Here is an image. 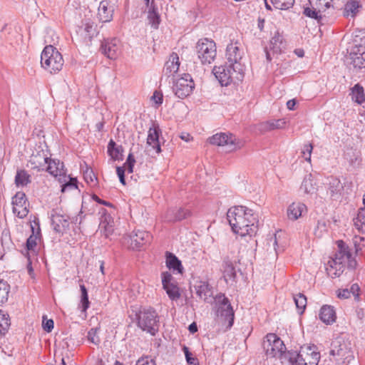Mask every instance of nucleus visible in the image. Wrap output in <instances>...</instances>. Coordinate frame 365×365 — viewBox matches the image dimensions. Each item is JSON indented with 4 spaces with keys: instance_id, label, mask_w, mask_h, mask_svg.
Returning <instances> with one entry per match:
<instances>
[{
    "instance_id": "nucleus-33",
    "label": "nucleus",
    "mask_w": 365,
    "mask_h": 365,
    "mask_svg": "<svg viewBox=\"0 0 365 365\" xmlns=\"http://www.w3.org/2000/svg\"><path fill=\"white\" fill-rule=\"evenodd\" d=\"M191 212L185 208L172 209L168 212V220L180 221L190 216Z\"/></svg>"
},
{
    "instance_id": "nucleus-47",
    "label": "nucleus",
    "mask_w": 365,
    "mask_h": 365,
    "mask_svg": "<svg viewBox=\"0 0 365 365\" xmlns=\"http://www.w3.org/2000/svg\"><path fill=\"white\" fill-rule=\"evenodd\" d=\"M80 289H81V309H82V312H86L90 305V302L88 300V291L84 284H80Z\"/></svg>"
},
{
    "instance_id": "nucleus-3",
    "label": "nucleus",
    "mask_w": 365,
    "mask_h": 365,
    "mask_svg": "<svg viewBox=\"0 0 365 365\" xmlns=\"http://www.w3.org/2000/svg\"><path fill=\"white\" fill-rule=\"evenodd\" d=\"M289 365H318L320 354L314 345H304L299 352L289 351L284 354Z\"/></svg>"
},
{
    "instance_id": "nucleus-43",
    "label": "nucleus",
    "mask_w": 365,
    "mask_h": 365,
    "mask_svg": "<svg viewBox=\"0 0 365 365\" xmlns=\"http://www.w3.org/2000/svg\"><path fill=\"white\" fill-rule=\"evenodd\" d=\"M121 147L116 146L115 143L110 140L108 145V153L112 159L116 160H119L121 155Z\"/></svg>"
},
{
    "instance_id": "nucleus-23",
    "label": "nucleus",
    "mask_w": 365,
    "mask_h": 365,
    "mask_svg": "<svg viewBox=\"0 0 365 365\" xmlns=\"http://www.w3.org/2000/svg\"><path fill=\"white\" fill-rule=\"evenodd\" d=\"M161 133L160 129L157 125L150 128L147 138V144L155 150L157 153L161 152L160 145L159 143V135Z\"/></svg>"
},
{
    "instance_id": "nucleus-38",
    "label": "nucleus",
    "mask_w": 365,
    "mask_h": 365,
    "mask_svg": "<svg viewBox=\"0 0 365 365\" xmlns=\"http://www.w3.org/2000/svg\"><path fill=\"white\" fill-rule=\"evenodd\" d=\"M355 227L361 232H365V207L361 208L354 218Z\"/></svg>"
},
{
    "instance_id": "nucleus-40",
    "label": "nucleus",
    "mask_w": 365,
    "mask_h": 365,
    "mask_svg": "<svg viewBox=\"0 0 365 365\" xmlns=\"http://www.w3.org/2000/svg\"><path fill=\"white\" fill-rule=\"evenodd\" d=\"M285 121L283 119H278L275 120H270L262 123V130L267 131L277 128H282L284 126Z\"/></svg>"
},
{
    "instance_id": "nucleus-39",
    "label": "nucleus",
    "mask_w": 365,
    "mask_h": 365,
    "mask_svg": "<svg viewBox=\"0 0 365 365\" xmlns=\"http://www.w3.org/2000/svg\"><path fill=\"white\" fill-rule=\"evenodd\" d=\"M58 181L62 183L61 192H65L67 190H75L78 188L77 180L76 178L67 176L66 180L64 181L63 178L61 177L58 178Z\"/></svg>"
},
{
    "instance_id": "nucleus-20",
    "label": "nucleus",
    "mask_w": 365,
    "mask_h": 365,
    "mask_svg": "<svg viewBox=\"0 0 365 365\" xmlns=\"http://www.w3.org/2000/svg\"><path fill=\"white\" fill-rule=\"evenodd\" d=\"M350 58L351 62L355 68H364L365 67V46H356L350 52Z\"/></svg>"
},
{
    "instance_id": "nucleus-6",
    "label": "nucleus",
    "mask_w": 365,
    "mask_h": 365,
    "mask_svg": "<svg viewBox=\"0 0 365 365\" xmlns=\"http://www.w3.org/2000/svg\"><path fill=\"white\" fill-rule=\"evenodd\" d=\"M212 73L222 86H227L232 82L241 81L244 77L243 73L237 72L235 68L227 63L225 66H215Z\"/></svg>"
},
{
    "instance_id": "nucleus-59",
    "label": "nucleus",
    "mask_w": 365,
    "mask_h": 365,
    "mask_svg": "<svg viewBox=\"0 0 365 365\" xmlns=\"http://www.w3.org/2000/svg\"><path fill=\"white\" fill-rule=\"evenodd\" d=\"M116 173L119 178L120 182L123 184H125V168L123 167H117Z\"/></svg>"
},
{
    "instance_id": "nucleus-4",
    "label": "nucleus",
    "mask_w": 365,
    "mask_h": 365,
    "mask_svg": "<svg viewBox=\"0 0 365 365\" xmlns=\"http://www.w3.org/2000/svg\"><path fill=\"white\" fill-rule=\"evenodd\" d=\"M138 327L143 331L155 336L159 329V317L152 307H144L136 313Z\"/></svg>"
},
{
    "instance_id": "nucleus-56",
    "label": "nucleus",
    "mask_w": 365,
    "mask_h": 365,
    "mask_svg": "<svg viewBox=\"0 0 365 365\" xmlns=\"http://www.w3.org/2000/svg\"><path fill=\"white\" fill-rule=\"evenodd\" d=\"M135 365H156L155 361L149 357H142L139 359Z\"/></svg>"
},
{
    "instance_id": "nucleus-64",
    "label": "nucleus",
    "mask_w": 365,
    "mask_h": 365,
    "mask_svg": "<svg viewBox=\"0 0 365 365\" xmlns=\"http://www.w3.org/2000/svg\"><path fill=\"white\" fill-rule=\"evenodd\" d=\"M180 138L185 142H190V140H192V137L187 133H182L180 135Z\"/></svg>"
},
{
    "instance_id": "nucleus-5",
    "label": "nucleus",
    "mask_w": 365,
    "mask_h": 365,
    "mask_svg": "<svg viewBox=\"0 0 365 365\" xmlns=\"http://www.w3.org/2000/svg\"><path fill=\"white\" fill-rule=\"evenodd\" d=\"M64 61L61 53L51 45L46 46L41 55V66L50 73H56L63 66Z\"/></svg>"
},
{
    "instance_id": "nucleus-32",
    "label": "nucleus",
    "mask_w": 365,
    "mask_h": 365,
    "mask_svg": "<svg viewBox=\"0 0 365 365\" xmlns=\"http://www.w3.org/2000/svg\"><path fill=\"white\" fill-rule=\"evenodd\" d=\"M166 266L169 269L176 272L178 274L183 272V267L178 258L170 252L166 253Z\"/></svg>"
},
{
    "instance_id": "nucleus-8",
    "label": "nucleus",
    "mask_w": 365,
    "mask_h": 365,
    "mask_svg": "<svg viewBox=\"0 0 365 365\" xmlns=\"http://www.w3.org/2000/svg\"><path fill=\"white\" fill-rule=\"evenodd\" d=\"M331 346L330 355L337 364L349 362L353 359V351L349 343L337 339L332 342Z\"/></svg>"
},
{
    "instance_id": "nucleus-9",
    "label": "nucleus",
    "mask_w": 365,
    "mask_h": 365,
    "mask_svg": "<svg viewBox=\"0 0 365 365\" xmlns=\"http://www.w3.org/2000/svg\"><path fill=\"white\" fill-rule=\"evenodd\" d=\"M243 51L237 42L230 43L226 49L227 64L235 68L237 72L244 73L245 66L242 63Z\"/></svg>"
},
{
    "instance_id": "nucleus-28",
    "label": "nucleus",
    "mask_w": 365,
    "mask_h": 365,
    "mask_svg": "<svg viewBox=\"0 0 365 365\" xmlns=\"http://www.w3.org/2000/svg\"><path fill=\"white\" fill-rule=\"evenodd\" d=\"M300 190L305 194L312 195L317 190V182L312 174L306 175L300 186Z\"/></svg>"
},
{
    "instance_id": "nucleus-26",
    "label": "nucleus",
    "mask_w": 365,
    "mask_h": 365,
    "mask_svg": "<svg viewBox=\"0 0 365 365\" xmlns=\"http://www.w3.org/2000/svg\"><path fill=\"white\" fill-rule=\"evenodd\" d=\"M48 158L43 153L38 152L33 154L29 160L31 169H36L38 171L44 170Z\"/></svg>"
},
{
    "instance_id": "nucleus-45",
    "label": "nucleus",
    "mask_w": 365,
    "mask_h": 365,
    "mask_svg": "<svg viewBox=\"0 0 365 365\" xmlns=\"http://www.w3.org/2000/svg\"><path fill=\"white\" fill-rule=\"evenodd\" d=\"M163 287L171 300H177L180 298V294L179 289L175 283L169 284L168 286L164 284Z\"/></svg>"
},
{
    "instance_id": "nucleus-16",
    "label": "nucleus",
    "mask_w": 365,
    "mask_h": 365,
    "mask_svg": "<svg viewBox=\"0 0 365 365\" xmlns=\"http://www.w3.org/2000/svg\"><path fill=\"white\" fill-rule=\"evenodd\" d=\"M13 212L19 218L23 219L29 213L26 196L23 192H17L12 198Z\"/></svg>"
},
{
    "instance_id": "nucleus-50",
    "label": "nucleus",
    "mask_w": 365,
    "mask_h": 365,
    "mask_svg": "<svg viewBox=\"0 0 365 365\" xmlns=\"http://www.w3.org/2000/svg\"><path fill=\"white\" fill-rule=\"evenodd\" d=\"M9 287V284L6 281L0 279V304L7 300Z\"/></svg>"
},
{
    "instance_id": "nucleus-53",
    "label": "nucleus",
    "mask_w": 365,
    "mask_h": 365,
    "mask_svg": "<svg viewBox=\"0 0 365 365\" xmlns=\"http://www.w3.org/2000/svg\"><path fill=\"white\" fill-rule=\"evenodd\" d=\"M32 231L34 232V227H31ZM37 236L34 233L27 239L26 247L29 251H34L36 246Z\"/></svg>"
},
{
    "instance_id": "nucleus-31",
    "label": "nucleus",
    "mask_w": 365,
    "mask_h": 365,
    "mask_svg": "<svg viewBox=\"0 0 365 365\" xmlns=\"http://www.w3.org/2000/svg\"><path fill=\"white\" fill-rule=\"evenodd\" d=\"M305 205L301 202L292 203L287 210V217L291 220H296L302 216Z\"/></svg>"
},
{
    "instance_id": "nucleus-62",
    "label": "nucleus",
    "mask_w": 365,
    "mask_h": 365,
    "mask_svg": "<svg viewBox=\"0 0 365 365\" xmlns=\"http://www.w3.org/2000/svg\"><path fill=\"white\" fill-rule=\"evenodd\" d=\"M184 351L187 363L190 364H194L196 359L192 356V354L190 353L187 347H184Z\"/></svg>"
},
{
    "instance_id": "nucleus-49",
    "label": "nucleus",
    "mask_w": 365,
    "mask_h": 365,
    "mask_svg": "<svg viewBox=\"0 0 365 365\" xmlns=\"http://www.w3.org/2000/svg\"><path fill=\"white\" fill-rule=\"evenodd\" d=\"M273 6L278 9L286 10L291 8L294 0H271Z\"/></svg>"
},
{
    "instance_id": "nucleus-54",
    "label": "nucleus",
    "mask_w": 365,
    "mask_h": 365,
    "mask_svg": "<svg viewBox=\"0 0 365 365\" xmlns=\"http://www.w3.org/2000/svg\"><path fill=\"white\" fill-rule=\"evenodd\" d=\"M162 284L163 287L165 285L168 286L171 284H174L173 282V277L172 274L168 272H164L162 273Z\"/></svg>"
},
{
    "instance_id": "nucleus-22",
    "label": "nucleus",
    "mask_w": 365,
    "mask_h": 365,
    "mask_svg": "<svg viewBox=\"0 0 365 365\" xmlns=\"http://www.w3.org/2000/svg\"><path fill=\"white\" fill-rule=\"evenodd\" d=\"M151 239L149 232L143 230H138L130 236V246L132 249H139L143 245L148 243Z\"/></svg>"
},
{
    "instance_id": "nucleus-27",
    "label": "nucleus",
    "mask_w": 365,
    "mask_h": 365,
    "mask_svg": "<svg viewBox=\"0 0 365 365\" xmlns=\"http://www.w3.org/2000/svg\"><path fill=\"white\" fill-rule=\"evenodd\" d=\"M145 1L147 7L148 8V19L152 26L157 29L160 24V15L155 1L154 0H152L151 1H150V0H145Z\"/></svg>"
},
{
    "instance_id": "nucleus-61",
    "label": "nucleus",
    "mask_w": 365,
    "mask_h": 365,
    "mask_svg": "<svg viewBox=\"0 0 365 365\" xmlns=\"http://www.w3.org/2000/svg\"><path fill=\"white\" fill-rule=\"evenodd\" d=\"M337 296L340 299H348L351 297L348 289L338 290Z\"/></svg>"
},
{
    "instance_id": "nucleus-17",
    "label": "nucleus",
    "mask_w": 365,
    "mask_h": 365,
    "mask_svg": "<svg viewBox=\"0 0 365 365\" xmlns=\"http://www.w3.org/2000/svg\"><path fill=\"white\" fill-rule=\"evenodd\" d=\"M70 217L66 215H61L55 212L51 215V224L54 231L59 234H64L69 229Z\"/></svg>"
},
{
    "instance_id": "nucleus-1",
    "label": "nucleus",
    "mask_w": 365,
    "mask_h": 365,
    "mask_svg": "<svg viewBox=\"0 0 365 365\" xmlns=\"http://www.w3.org/2000/svg\"><path fill=\"white\" fill-rule=\"evenodd\" d=\"M227 219L232 230L242 237H252L257 232V221L253 211L246 207H230L227 212Z\"/></svg>"
},
{
    "instance_id": "nucleus-55",
    "label": "nucleus",
    "mask_w": 365,
    "mask_h": 365,
    "mask_svg": "<svg viewBox=\"0 0 365 365\" xmlns=\"http://www.w3.org/2000/svg\"><path fill=\"white\" fill-rule=\"evenodd\" d=\"M57 40L58 36L56 35L55 32L51 29L47 30V34L45 36V41L47 43H55V42L57 41Z\"/></svg>"
},
{
    "instance_id": "nucleus-58",
    "label": "nucleus",
    "mask_w": 365,
    "mask_h": 365,
    "mask_svg": "<svg viewBox=\"0 0 365 365\" xmlns=\"http://www.w3.org/2000/svg\"><path fill=\"white\" fill-rule=\"evenodd\" d=\"M364 241V238L362 237L355 236L353 239V243L354 245L356 252L361 250V243Z\"/></svg>"
},
{
    "instance_id": "nucleus-12",
    "label": "nucleus",
    "mask_w": 365,
    "mask_h": 365,
    "mask_svg": "<svg viewBox=\"0 0 365 365\" xmlns=\"http://www.w3.org/2000/svg\"><path fill=\"white\" fill-rule=\"evenodd\" d=\"M217 317L226 324L227 329H230L234 323L235 314L229 299L224 295L217 297Z\"/></svg>"
},
{
    "instance_id": "nucleus-18",
    "label": "nucleus",
    "mask_w": 365,
    "mask_h": 365,
    "mask_svg": "<svg viewBox=\"0 0 365 365\" xmlns=\"http://www.w3.org/2000/svg\"><path fill=\"white\" fill-rule=\"evenodd\" d=\"M119 48V41L113 38L104 40L101 43V49L108 58L113 59L117 57Z\"/></svg>"
},
{
    "instance_id": "nucleus-48",
    "label": "nucleus",
    "mask_w": 365,
    "mask_h": 365,
    "mask_svg": "<svg viewBox=\"0 0 365 365\" xmlns=\"http://www.w3.org/2000/svg\"><path fill=\"white\" fill-rule=\"evenodd\" d=\"M83 178L88 183L93 182L97 178L94 175L92 169L88 166L86 163L81 165Z\"/></svg>"
},
{
    "instance_id": "nucleus-13",
    "label": "nucleus",
    "mask_w": 365,
    "mask_h": 365,
    "mask_svg": "<svg viewBox=\"0 0 365 365\" xmlns=\"http://www.w3.org/2000/svg\"><path fill=\"white\" fill-rule=\"evenodd\" d=\"M194 88L195 83L190 75L185 73L175 81L173 90L175 96L183 99L192 93Z\"/></svg>"
},
{
    "instance_id": "nucleus-15",
    "label": "nucleus",
    "mask_w": 365,
    "mask_h": 365,
    "mask_svg": "<svg viewBox=\"0 0 365 365\" xmlns=\"http://www.w3.org/2000/svg\"><path fill=\"white\" fill-rule=\"evenodd\" d=\"M88 14L85 15V19L82 21L81 25L78 27L77 34L83 40H91L96 33V26L95 22L91 18L92 14L88 11Z\"/></svg>"
},
{
    "instance_id": "nucleus-46",
    "label": "nucleus",
    "mask_w": 365,
    "mask_h": 365,
    "mask_svg": "<svg viewBox=\"0 0 365 365\" xmlns=\"http://www.w3.org/2000/svg\"><path fill=\"white\" fill-rule=\"evenodd\" d=\"M293 299L299 314H302L307 306V298L301 293L294 295Z\"/></svg>"
},
{
    "instance_id": "nucleus-44",
    "label": "nucleus",
    "mask_w": 365,
    "mask_h": 365,
    "mask_svg": "<svg viewBox=\"0 0 365 365\" xmlns=\"http://www.w3.org/2000/svg\"><path fill=\"white\" fill-rule=\"evenodd\" d=\"M99 229L101 232L106 237H108L113 232V225L108 221L107 217L101 220Z\"/></svg>"
},
{
    "instance_id": "nucleus-21",
    "label": "nucleus",
    "mask_w": 365,
    "mask_h": 365,
    "mask_svg": "<svg viewBox=\"0 0 365 365\" xmlns=\"http://www.w3.org/2000/svg\"><path fill=\"white\" fill-rule=\"evenodd\" d=\"M235 261L229 257H225L222 264L223 277L227 283L234 282L236 278V269L234 265Z\"/></svg>"
},
{
    "instance_id": "nucleus-51",
    "label": "nucleus",
    "mask_w": 365,
    "mask_h": 365,
    "mask_svg": "<svg viewBox=\"0 0 365 365\" xmlns=\"http://www.w3.org/2000/svg\"><path fill=\"white\" fill-rule=\"evenodd\" d=\"M98 328H93L88 331L87 335L88 340L95 345H98L101 341L98 335Z\"/></svg>"
},
{
    "instance_id": "nucleus-10",
    "label": "nucleus",
    "mask_w": 365,
    "mask_h": 365,
    "mask_svg": "<svg viewBox=\"0 0 365 365\" xmlns=\"http://www.w3.org/2000/svg\"><path fill=\"white\" fill-rule=\"evenodd\" d=\"M262 347L267 357L281 355L284 349V342L275 334H268L263 340Z\"/></svg>"
},
{
    "instance_id": "nucleus-36",
    "label": "nucleus",
    "mask_w": 365,
    "mask_h": 365,
    "mask_svg": "<svg viewBox=\"0 0 365 365\" xmlns=\"http://www.w3.org/2000/svg\"><path fill=\"white\" fill-rule=\"evenodd\" d=\"M31 182V175L24 170L16 172L15 176V184L17 187H24Z\"/></svg>"
},
{
    "instance_id": "nucleus-35",
    "label": "nucleus",
    "mask_w": 365,
    "mask_h": 365,
    "mask_svg": "<svg viewBox=\"0 0 365 365\" xmlns=\"http://www.w3.org/2000/svg\"><path fill=\"white\" fill-rule=\"evenodd\" d=\"M351 96L352 101L358 104H361L365 101L364 88L359 83L351 88Z\"/></svg>"
},
{
    "instance_id": "nucleus-7",
    "label": "nucleus",
    "mask_w": 365,
    "mask_h": 365,
    "mask_svg": "<svg viewBox=\"0 0 365 365\" xmlns=\"http://www.w3.org/2000/svg\"><path fill=\"white\" fill-rule=\"evenodd\" d=\"M197 58L202 64H210L214 61L216 55V45L212 40L200 39L195 46Z\"/></svg>"
},
{
    "instance_id": "nucleus-52",
    "label": "nucleus",
    "mask_w": 365,
    "mask_h": 365,
    "mask_svg": "<svg viewBox=\"0 0 365 365\" xmlns=\"http://www.w3.org/2000/svg\"><path fill=\"white\" fill-rule=\"evenodd\" d=\"M313 150V146L312 144H306L304 145L303 149L302 150V155L304 158V160L309 163L311 162V154Z\"/></svg>"
},
{
    "instance_id": "nucleus-41",
    "label": "nucleus",
    "mask_w": 365,
    "mask_h": 365,
    "mask_svg": "<svg viewBox=\"0 0 365 365\" xmlns=\"http://www.w3.org/2000/svg\"><path fill=\"white\" fill-rule=\"evenodd\" d=\"M359 8V3L356 0H351L348 1L345 4L344 7V15L346 16H352L354 17L356 14L358 12V9Z\"/></svg>"
},
{
    "instance_id": "nucleus-14",
    "label": "nucleus",
    "mask_w": 365,
    "mask_h": 365,
    "mask_svg": "<svg viewBox=\"0 0 365 365\" xmlns=\"http://www.w3.org/2000/svg\"><path fill=\"white\" fill-rule=\"evenodd\" d=\"M332 0H309L310 6L305 7L304 14L306 16L319 20L322 18V13L331 6Z\"/></svg>"
},
{
    "instance_id": "nucleus-30",
    "label": "nucleus",
    "mask_w": 365,
    "mask_h": 365,
    "mask_svg": "<svg viewBox=\"0 0 365 365\" xmlns=\"http://www.w3.org/2000/svg\"><path fill=\"white\" fill-rule=\"evenodd\" d=\"M180 66L179 57L176 53H173L169 60L165 63L164 71L166 75L171 76L177 73Z\"/></svg>"
},
{
    "instance_id": "nucleus-11",
    "label": "nucleus",
    "mask_w": 365,
    "mask_h": 365,
    "mask_svg": "<svg viewBox=\"0 0 365 365\" xmlns=\"http://www.w3.org/2000/svg\"><path fill=\"white\" fill-rule=\"evenodd\" d=\"M210 144L217 146H227L229 152L236 150L243 146V143L232 134L217 133L209 138Z\"/></svg>"
},
{
    "instance_id": "nucleus-24",
    "label": "nucleus",
    "mask_w": 365,
    "mask_h": 365,
    "mask_svg": "<svg viewBox=\"0 0 365 365\" xmlns=\"http://www.w3.org/2000/svg\"><path fill=\"white\" fill-rule=\"evenodd\" d=\"M113 8L108 1H101L98 9V18L102 22H110L113 19Z\"/></svg>"
},
{
    "instance_id": "nucleus-37",
    "label": "nucleus",
    "mask_w": 365,
    "mask_h": 365,
    "mask_svg": "<svg viewBox=\"0 0 365 365\" xmlns=\"http://www.w3.org/2000/svg\"><path fill=\"white\" fill-rule=\"evenodd\" d=\"M270 44L275 52H280L285 47L282 34L277 31L270 40Z\"/></svg>"
},
{
    "instance_id": "nucleus-57",
    "label": "nucleus",
    "mask_w": 365,
    "mask_h": 365,
    "mask_svg": "<svg viewBox=\"0 0 365 365\" xmlns=\"http://www.w3.org/2000/svg\"><path fill=\"white\" fill-rule=\"evenodd\" d=\"M43 319H45L43 318ZM53 324L52 319H47L46 322L43 320V328L46 331L50 332L53 328Z\"/></svg>"
},
{
    "instance_id": "nucleus-60",
    "label": "nucleus",
    "mask_w": 365,
    "mask_h": 365,
    "mask_svg": "<svg viewBox=\"0 0 365 365\" xmlns=\"http://www.w3.org/2000/svg\"><path fill=\"white\" fill-rule=\"evenodd\" d=\"M152 100H153L157 105L162 104L163 94L160 92L155 91L152 96Z\"/></svg>"
},
{
    "instance_id": "nucleus-19",
    "label": "nucleus",
    "mask_w": 365,
    "mask_h": 365,
    "mask_svg": "<svg viewBox=\"0 0 365 365\" xmlns=\"http://www.w3.org/2000/svg\"><path fill=\"white\" fill-rule=\"evenodd\" d=\"M47 166H45V169L48 173L53 177H62L65 181L67 178L66 170H64L63 163L58 160L48 158Z\"/></svg>"
},
{
    "instance_id": "nucleus-42",
    "label": "nucleus",
    "mask_w": 365,
    "mask_h": 365,
    "mask_svg": "<svg viewBox=\"0 0 365 365\" xmlns=\"http://www.w3.org/2000/svg\"><path fill=\"white\" fill-rule=\"evenodd\" d=\"M9 327L10 319L9 314L0 309V334H5Z\"/></svg>"
},
{
    "instance_id": "nucleus-29",
    "label": "nucleus",
    "mask_w": 365,
    "mask_h": 365,
    "mask_svg": "<svg viewBox=\"0 0 365 365\" xmlns=\"http://www.w3.org/2000/svg\"><path fill=\"white\" fill-rule=\"evenodd\" d=\"M319 319L327 324H331L336 320L334 308L329 305H324L319 312Z\"/></svg>"
},
{
    "instance_id": "nucleus-2",
    "label": "nucleus",
    "mask_w": 365,
    "mask_h": 365,
    "mask_svg": "<svg viewBox=\"0 0 365 365\" xmlns=\"http://www.w3.org/2000/svg\"><path fill=\"white\" fill-rule=\"evenodd\" d=\"M336 243L338 250L330 257L326 264L327 274L331 278L339 277L344 271L346 264L349 267H354L355 264L348 246L341 240L337 241Z\"/></svg>"
},
{
    "instance_id": "nucleus-63",
    "label": "nucleus",
    "mask_w": 365,
    "mask_h": 365,
    "mask_svg": "<svg viewBox=\"0 0 365 365\" xmlns=\"http://www.w3.org/2000/svg\"><path fill=\"white\" fill-rule=\"evenodd\" d=\"M359 287L358 286V284H354L351 285L350 289H349V292H350V295L351 296V294L354 297H358L359 296Z\"/></svg>"
},
{
    "instance_id": "nucleus-34",
    "label": "nucleus",
    "mask_w": 365,
    "mask_h": 365,
    "mask_svg": "<svg viewBox=\"0 0 365 365\" xmlns=\"http://www.w3.org/2000/svg\"><path fill=\"white\" fill-rule=\"evenodd\" d=\"M328 192H329L331 197L339 194L343 189V186L340 180L334 177L328 178Z\"/></svg>"
},
{
    "instance_id": "nucleus-25",
    "label": "nucleus",
    "mask_w": 365,
    "mask_h": 365,
    "mask_svg": "<svg viewBox=\"0 0 365 365\" xmlns=\"http://www.w3.org/2000/svg\"><path fill=\"white\" fill-rule=\"evenodd\" d=\"M194 289L197 295L204 301H207V299L212 295V288L205 281H198L194 285Z\"/></svg>"
}]
</instances>
